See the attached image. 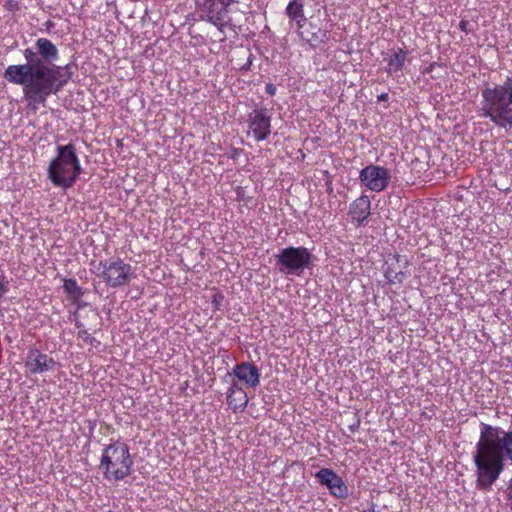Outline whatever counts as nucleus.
<instances>
[{
  "instance_id": "1",
  "label": "nucleus",
  "mask_w": 512,
  "mask_h": 512,
  "mask_svg": "<svg viewBox=\"0 0 512 512\" xmlns=\"http://www.w3.org/2000/svg\"><path fill=\"white\" fill-rule=\"evenodd\" d=\"M23 57L25 63L9 65L3 76L9 83L22 86L27 107L36 111L64 88L72 72L69 65L54 64L59 59V50L48 38H38L34 47L23 50Z\"/></svg>"
},
{
  "instance_id": "2",
  "label": "nucleus",
  "mask_w": 512,
  "mask_h": 512,
  "mask_svg": "<svg viewBox=\"0 0 512 512\" xmlns=\"http://www.w3.org/2000/svg\"><path fill=\"white\" fill-rule=\"evenodd\" d=\"M472 461L476 489L490 491L504 472L506 463L512 465V429L504 430L482 422Z\"/></svg>"
},
{
  "instance_id": "3",
  "label": "nucleus",
  "mask_w": 512,
  "mask_h": 512,
  "mask_svg": "<svg viewBox=\"0 0 512 512\" xmlns=\"http://www.w3.org/2000/svg\"><path fill=\"white\" fill-rule=\"evenodd\" d=\"M479 115L496 127H512V75L502 83L488 85L481 90Z\"/></svg>"
},
{
  "instance_id": "4",
  "label": "nucleus",
  "mask_w": 512,
  "mask_h": 512,
  "mask_svg": "<svg viewBox=\"0 0 512 512\" xmlns=\"http://www.w3.org/2000/svg\"><path fill=\"white\" fill-rule=\"evenodd\" d=\"M82 166L74 144L58 145L56 156L50 161L47 175L55 187L71 188L80 174Z\"/></svg>"
},
{
  "instance_id": "5",
  "label": "nucleus",
  "mask_w": 512,
  "mask_h": 512,
  "mask_svg": "<svg viewBox=\"0 0 512 512\" xmlns=\"http://www.w3.org/2000/svg\"><path fill=\"white\" fill-rule=\"evenodd\" d=\"M133 463L127 444L115 441L103 449L99 470L106 481L117 483L131 474Z\"/></svg>"
},
{
  "instance_id": "6",
  "label": "nucleus",
  "mask_w": 512,
  "mask_h": 512,
  "mask_svg": "<svg viewBox=\"0 0 512 512\" xmlns=\"http://www.w3.org/2000/svg\"><path fill=\"white\" fill-rule=\"evenodd\" d=\"M92 272L111 288L124 286L134 277L132 266L119 257L100 261Z\"/></svg>"
},
{
  "instance_id": "7",
  "label": "nucleus",
  "mask_w": 512,
  "mask_h": 512,
  "mask_svg": "<svg viewBox=\"0 0 512 512\" xmlns=\"http://www.w3.org/2000/svg\"><path fill=\"white\" fill-rule=\"evenodd\" d=\"M278 270L285 275L300 276L312 264L313 255L304 246L283 248L275 256Z\"/></svg>"
},
{
  "instance_id": "8",
  "label": "nucleus",
  "mask_w": 512,
  "mask_h": 512,
  "mask_svg": "<svg viewBox=\"0 0 512 512\" xmlns=\"http://www.w3.org/2000/svg\"><path fill=\"white\" fill-rule=\"evenodd\" d=\"M238 0H195L196 12L202 21H206L221 32L231 22L230 6Z\"/></svg>"
},
{
  "instance_id": "9",
  "label": "nucleus",
  "mask_w": 512,
  "mask_h": 512,
  "mask_svg": "<svg viewBox=\"0 0 512 512\" xmlns=\"http://www.w3.org/2000/svg\"><path fill=\"white\" fill-rule=\"evenodd\" d=\"M390 179L391 175L387 168L374 164L367 165L359 173L361 185L377 193L388 187Z\"/></svg>"
},
{
  "instance_id": "10",
  "label": "nucleus",
  "mask_w": 512,
  "mask_h": 512,
  "mask_svg": "<svg viewBox=\"0 0 512 512\" xmlns=\"http://www.w3.org/2000/svg\"><path fill=\"white\" fill-rule=\"evenodd\" d=\"M58 363L37 348H30L24 359L27 374H44L55 369Z\"/></svg>"
},
{
  "instance_id": "11",
  "label": "nucleus",
  "mask_w": 512,
  "mask_h": 512,
  "mask_svg": "<svg viewBox=\"0 0 512 512\" xmlns=\"http://www.w3.org/2000/svg\"><path fill=\"white\" fill-rule=\"evenodd\" d=\"M318 482L325 486L330 494L338 499H345L349 496V488L343 479L330 468H322L315 473Z\"/></svg>"
},
{
  "instance_id": "12",
  "label": "nucleus",
  "mask_w": 512,
  "mask_h": 512,
  "mask_svg": "<svg viewBox=\"0 0 512 512\" xmlns=\"http://www.w3.org/2000/svg\"><path fill=\"white\" fill-rule=\"evenodd\" d=\"M248 127L255 140H266L271 134V115L269 111L266 108H261L250 113Z\"/></svg>"
},
{
  "instance_id": "13",
  "label": "nucleus",
  "mask_w": 512,
  "mask_h": 512,
  "mask_svg": "<svg viewBox=\"0 0 512 512\" xmlns=\"http://www.w3.org/2000/svg\"><path fill=\"white\" fill-rule=\"evenodd\" d=\"M285 14L291 22H295L299 30V36L303 41L311 45L318 41L316 33L313 32L311 35H308L302 30L306 23V17L304 14V3L301 0H291L285 8Z\"/></svg>"
},
{
  "instance_id": "14",
  "label": "nucleus",
  "mask_w": 512,
  "mask_h": 512,
  "mask_svg": "<svg viewBox=\"0 0 512 512\" xmlns=\"http://www.w3.org/2000/svg\"><path fill=\"white\" fill-rule=\"evenodd\" d=\"M230 372L248 387L256 388L260 384V372L253 362L238 363Z\"/></svg>"
},
{
  "instance_id": "15",
  "label": "nucleus",
  "mask_w": 512,
  "mask_h": 512,
  "mask_svg": "<svg viewBox=\"0 0 512 512\" xmlns=\"http://www.w3.org/2000/svg\"><path fill=\"white\" fill-rule=\"evenodd\" d=\"M408 51L402 48L390 50L384 57L386 62V72L396 78L400 75L405 67V63L408 57Z\"/></svg>"
},
{
  "instance_id": "16",
  "label": "nucleus",
  "mask_w": 512,
  "mask_h": 512,
  "mask_svg": "<svg viewBox=\"0 0 512 512\" xmlns=\"http://www.w3.org/2000/svg\"><path fill=\"white\" fill-rule=\"evenodd\" d=\"M371 201L367 195H361L355 199L349 207V215L357 226H361L369 217Z\"/></svg>"
},
{
  "instance_id": "17",
  "label": "nucleus",
  "mask_w": 512,
  "mask_h": 512,
  "mask_svg": "<svg viewBox=\"0 0 512 512\" xmlns=\"http://www.w3.org/2000/svg\"><path fill=\"white\" fill-rule=\"evenodd\" d=\"M227 404L234 413L243 412L249 402V397L245 390L226 396Z\"/></svg>"
},
{
  "instance_id": "18",
  "label": "nucleus",
  "mask_w": 512,
  "mask_h": 512,
  "mask_svg": "<svg viewBox=\"0 0 512 512\" xmlns=\"http://www.w3.org/2000/svg\"><path fill=\"white\" fill-rule=\"evenodd\" d=\"M384 277L389 284L395 285L402 284L406 280L407 275L401 270L396 271L391 264H388L384 270Z\"/></svg>"
},
{
  "instance_id": "19",
  "label": "nucleus",
  "mask_w": 512,
  "mask_h": 512,
  "mask_svg": "<svg viewBox=\"0 0 512 512\" xmlns=\"http://www.w3.org/2000/svg\"><path fill=\"white\" fill-rule=\"evenodd\" d=\"M223 381L228 384L226 396L233 395L234 393L244 390L242 385L240 384L241 381L237 380V378L234 377V374H232L231 372H227L225 374V376L223 377Z\"/></svg>"
},
{
  "instance_id": "20",
  "label": "nucleus",
  "mask_w": 512,
  "mask_h": 512,
  "mask_svg": "<svg viewBox=\"0 0 512 512\" xmlns=\"http://www.w3.org/2000/svg\"><path fill=\"white\" fill-rule=\"evenodd\" d=\"M64 291L74 299H78L82 296L81 287L77 284L74 279H65L63 284Z\"/></svg>"
},
{
  "instance_id": "21",
  "label": "nucleus",
  "mask_w": 512,
  "mask_h": 512,
  "mask_svg": "<svg viewBox=\"0 0 512 512\" xmlns=\"http://www.w3.org/2000/svg\"><path fill=\"white\" fill-rule=\"evenodd\" d=\"M9 291V281L5 276L0 275V298Z\"/></svg>"
},
{
  "instance_id": "22",
  "label": "nucleus",
  "mask_w": 512,
  "mask_h": 512,
  "mask_svg": "<svg viewBox=\"0 0 512 512\" xmlns=\"http://www.w3.org/2000/svg\"><path fill=\"white\" fill-rule=\"evenodd\" d=\"M506 495H507V500L509 502L510 509L512 510V478L508 482Z\"/></svg>"
},
{
  "instance_id": "23",
  "label": "nucleus",
  "mask_w": 512,
  "mask_h": 512,
  "mask_svg": "<svg viewBox=\"0 0 512 512\" xmlns=\"http://www.w3.org/2000/svg\"><path fill=\"white\" fill-rule=\"evenodd\" d=\"M276 86L272 83H267L266 86H265V91L267 94H269L270 96H273L275 95L276 93Z\"/></svg>"
},
{
  "instance_id": "24",
  "label": "nucleus",
  "mask_w": 512,
  "mask_h": 512,
  "mask_svg": "<svg viewBox=\"0 0 512 512\" xmlns=\"http://www.w3.org/2000/svg\"><path fill=\"white\" fill-rule=\"evenodd\" d=\"M468 25H469V23H468L467 21L462 20V21H460V23H459V28L461 29V31H463V32H465V33H468V28H467V27H468Z\"/></svg>"
},
{
  "instance_id": "25",
  "label": "nucleus",
  "mask_w": 512,
  "mask_h": 512,
  "mask_svg": "<svg viewBox=\"0 0 512 512\" xmlns=\"http://www.w3.org/2000/svg\"><path fill=\"white\" fill-rule=\"evenodd\" d=\"M359 426H360V421L357 420L354 424L349 426V430L354 433L358 430Z\"/></svg>"
},
{
  "instance_id": "26",
  "label": "nucleus",
  "mask_w": 512,
  "mask_h": 512,
  "mask_svg": "<svg viewBox=\"0 0 512 512\" xmlns=\"http://www.w3.org/2000/svg\"><path fill=\"white\" fill-rule=\"evenodd\" d=\"M361 512H378L377 505L372 503L368 509L362 510Z\"/></svg>"
},
{
  "instance_id": "27",
  "label": "nucleus",
  "mask_w": 512,
  "mask_h": 512,
  "mask_svg": "<svg viewBox=\"0 0 512 512\" xmlns=\"http://www.w3.org/2000/svg\"><path fill=\"white\" fill-rule=\"evenodd\" d=\"M389 98L388 93H381L377 96L378 101H387Z\"/></svg>"
},
{
  "instance_id": "28",
  "label": "nucleus",
  "mask_w": 512,
  "mask_h": 512,
  "mask_svg": "<svg viewBox=\"0 0 512 512\" xmlns=\"http://www.w3.org/2000/svg\"><path fill=\"white\" fill-rule=\"evenodd\" d=\"M78 336L86 340L89 337V333L86 330H81L79 331Z\"/></svg>"
},
{
  "instance_id": "29",
  "label": "nucleus",
  "mask_w": 512,
  "mask_h": 512,
  "mask_svg": "<svg viewBox=\"0 0 512 512\" xmlns=\"http://www.w3.org/2000/svg\"><path fill=\"white\" fill-rule=\"evenodd\" d=\"M219 303H220V301H219L217 295H215L213 297V305L215 306V308H218Z\"/></svg>"
},
{
  "instance_id": "30",
  "label": "nucleus",
  "mask_w": 512,
  "mask_h": 512,
  "mask_svg": "<svg viewBox=\"0 0 512 512\" xmlns=\"http://www.w3.org/2000/svg\"><path fill=\"white\" fill-rule=\"evenodd\" d=\"M101 512H119V511L112 510V509H105V510H102Z\"/></svg>"
}]
</instances>
